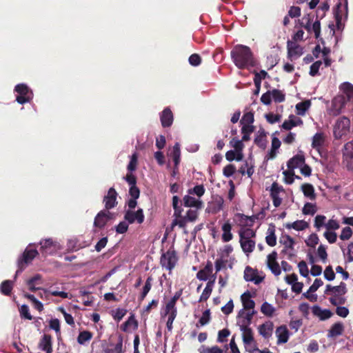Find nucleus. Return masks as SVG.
<instances>
[{"instance_id":"nucleus-1","label":"nucleus","mask_w":353,"mask_h":353,"mask_svg":"<svg viewBox=\"0 0 353 353\" xmlns=\"http://www.w3.org/2000/svg\"><path fill=\"white\" fill-rule=\"evenodd\" d=\"M234 65L239 69H245L256 65V61L250 47L241 44L234 46L230 52Z\"/></svg>"},{"instance_id":"nucleus-2","label":"nucleus","mask_w":353,"mask_h":353,"mask_svg":"<svg viewBox=\"0 0 353 353\" xmlns=\"http://www.w3.org/2000/svg\"><path fill=\"white\" fill-rule=\"evenodd\" d=\"M39 254L37 249H30L27 248L23 252L21 256L18 259V270L14 277V281L17 279L19 273L22 272L24 269L32 263L33 259Z\"/></svg>"},{"instance_id":"nucleus-3","label":"nucleus","mask_w":353,"mask_h":353,"mask_svg":"<svg viewBox=\"0 0 353 353\" xmlns=\"http://www.w3.org/2000/svg\"><path fill=\"white\" fill-rule=\"evenodd\" d=\"M350 128V120L343 116L336 121L334 125V137L336 139H340L343 136L348 134Z\"/></svg>"},{"instance_id":"nucleus-4","label":"nucleus","mask_w":353,"mask_h":353,"mask_svg":"<svg viewBox=\"0 0 353 353\" xmlns=\"http://www.w3.org/2000/svg\"><path fill=\"white\" fill-rule=\"evenodd\" d=\"M14 91L18 93L16 101L20 104H24L30 102L32 97L33 93L26 84L19 83L14 88Z\"/></svg>"},{"instance_id":"nucleus-5","label":"nucleus","mask_w":353,"mask_h":353,"mask_svg":"<svg viewBox=\"0 0 353 353\" xmlns=\"http://www.w3.org/2000/svg\"><path fill=\"white\" fill-rule=\"evenodd\" d=\"M177 261V254L174 249H169L165 253H163L161 257V264L162 267L165 268L170 272L174 268Z\"/></svg>"},{"instance_id":"nucleus-6","label":"nucleus","mask_w":353,"mask_h":353,"mask_svg":"<svg viewBox=\"0 0 353 353\" xmlns=\"http://www.w3.org/2000/svg\"><path fill=\"white\" fill-rule=\"evenodd\" d=\"M40 245V252L44 256L54 254L59 249L58 243L53 241L52 239H47L41 241Z\"/></svg>"},{"instance_id":"nucleus-7","label":"nucleus","mask_w":353,"mask_h":353,"mask_svg":"<svg viewBox=\"0 0 353 353\" xmlns=\"http://www.w3.org/2000/svg\"><path fill=\"white\" fill-rule=\"evenodd\" d=\"M346 104L347 103L345 101V98L337 94L332 100L331 107L329 109L330 114L332 116L339 115Z\"/></svg>"},{"instance_id":"nucleus-8","label":"nucleus","mask_w":353,"mask_h":353,"mask_svg":"<svg viewBox=\"0 0 353 353\" xmlns=\"http://www.w3.org/2000/svg\"><path fill=\"white\" fill-rule=\"evenodd\" d=\"M114 219V214L109 210H101L95 216L94 226L99 229L103 228L107 223Z\"/></svg>"},{"instance_id":"nucleus-9","label":"nucleus","mask_w":353,"mask_h":353,"mask_svg":"<svg viewBox=\"0 0 353 353\" xmlns=\"http://www.w3.org/2000/svg\"><path fill=\"white\" fill-rule=\"evenodd\" d=\"M144 218L143 211L141 208L138 209L136 212L128 210L124 215V219L130 224L135 221L141 224L144 221Z\"/></svg>"},{"instance_id":"nucleus-10","label":"nucleus","mask_w":353,"mask_h":353,"mask_svg":"<svg viewBox=\"0 0 353 353\" xmlns=\"http://www.w3.org/2000/svg\"><path fill=\"white\" fill-rule=\"evenodd\" d=\"M339 96L345 98L347 103L353 105V84L350 82H344L339 85Z\"/></svg>"},{"instance_id":"nucleus-11","label":"nucleus","mask_w":353,"mask_h":353,"mask_svg":"<svg viewBox=\"0 0 353 353\" xmlns=\"http://www.w3.org/2000/svg\"><path fill=\"white\" fill-rule=\"evenodd\" d=\"M130 185L129 194L131 198L138 199L140 195V190L137 186V177L132 173H128L124 177Z\"/></svg>"},{"instance_id":"nucleus-12","label":"nucleus","mask_w":353,"mask_h":353,"mask_svg":"<svg viewBox=\"0 0 353 353\" xmlns=\"http://www.w3.org/2000/svg\"><path fill=\"white\" fill-rule=\"evenodd\" d=\"M117 195L118 194L114 188H110L108 190L107 194L103 198V203H105V210H109L117 206Z\"/></svg>"},{"instance_id":"nucleus-13","label":"nucleus","mask_w":353,"mask_h":353,"mask_svg":"<svg viewBox=\"0 0 353 353\" xmlns=\"http://www.w3.org/2000/svg\"><path fill=\"white\" fill-rule=\"evenodd\" d=\"M276 252L273 251L268 256L267 265L272 272L274 275L278 276L281 274V268L278 262L276 261Z\"/></svg>"},{"instance_id":"nucleus-14","label":"nucleus","mask_w":353,"mask_h":353,"mask_svg":"<svg viewBox=\"0 0 353 353\" xmlns=\"http://www.w3.org/2000/svg\"><path fill=\"white\" fill-rule=\"evenodd\" d=\"M288 57L292 59L294 57H300L303 54V48L297 43L292 41H288Z\"/></svg>"},{"instance_id":"nucleus-15","label":"nucleus","mask_w":353,"mask_h":353,"mask_svg":"<svg viewBox=\"0 0 353 353\" xmlns=\"http://www.w3.org/2000/svg\"><path fill=\"white\" fill-rule=\"evenodd\" d=\"M267 134L263 128H260L254 140V144L262 150H265L267 146Z\"/></svg>"},{"instance_id":"nucleus-16","label":"nucleus","mask_w":353,"mask_h":353,"mask_svg":"<svg viewBox=\"0 0 353 353\" xmlns=\"http://www.w3.org/2000/svg\"><path fill=\"white\" fill-rule=\"evenodd\" d=\"M244 279L246 281H252L255 284L262 282L263 278L257 275V272L250 266H247L244 271Z\"/></svg>"},{"instance_id":"nucleus-17","label":"nucleus","mask_w":353,"mask_h":353,"mask_svg":"<svg viewBox=\"0 0 353 353\" xmlns=\"http://www.w3.org/2000/svg\"><path fill=\"white\" fill-rule=\"evenodd\" d=\"M160 120L163 128H168L173 123V114L169 108H165L160 114Z\"/></svg>"},{"instance_id":"nucleus-18","label":"nucleus","mask_w":353,"mask_h":353,"mask_svg":"<svg viewBox=\"0 0 353 353\" xmlns=\"http://www.w3.org/2000/svg\"><path fill=\"white\" fill-rule=\"evenodd\" d=\"M344 325L342 322L334 323L327 331V338H336L343 334L344 332Z\"/></svg>"},{"instance_id":"nucleus-19","label":"nucleus","mask_w":353,"mask_h":353,"mask_svg":"<svg viewBox=\"0 0 353 353\" xmlns=\"http://www.w3.org/2000/svg\"><path fill=\"white\" fill-rule=\"evenodd\" d=\"M52 338L50 334H45L40 340L39 347L46 353L52 352Z\"/></svg>"},{"instance_id":"nucleus-20","label":"nucleus","mask_w":353,"mask_h":353,"mask_svg":"<svg viewBox=\"0 0 353 353\" xmlns=\"http://www.w3.org/2000/svg\"><path fill=\"white\" fill-rule=\"evenodd\" d=\"M312 310L313 314L318 316L321 321L328 319L333 315V313L330 310H322L319 305H314Z\"/></svg>"},{"instance_id":"nucleus-21","label":"nucleus","mask_w":353,"mask_h":353,"mask_svg":"<svg viewBox=\"0 0 353 353\" xmlns=\"http://www.w3.org/2000/svg\"><path fill=\"white\" fill-rule=\"evenodd\" d=\"M305 163V157L303 154H296L291 158L287 163L289 170H294Z\"/></svg>"},{"instance_id":"nucleus-22","label":"nucleus","mask_w":353,"mask_h":353,"mask_svg":"<svg viewBox=\"0 0 353 353\" xmlns=\"http://www.w3.org/2000/svg\"><path fill=\"white\" fill-rule=\"evenodd\" d=\"M276 334L278 337L277 343H285L289 339V331L285 325H281L276 328Z\"/></svg>"},{"instance_id":"nucleus-23","label":"nucleus","mask_w":353,"mask_h":353,"mask_svg":"<svg viewBox=\"0 0 353 353\" xmlns=\"http://www.w3.org/2000/svg\"><path fill=\"white\" fill-rule=\"evenodd\" d=\"M325 141V135L323 132H317L312 137V148L319 150L324 145Z\"/></svg>"},{"instance_id":"nucleus-24","label":"nucleus","mask_w":353,"mask_h":353,"mask_svg":"<svg viewBox=\"0 0 353 353\" xmlns=\"http://www.w3.org/2000/svg\"><path fill=\"white\" fill-rule=\"evenodd\" d=\"M105 353H122L123 352V336L119 335L117 343L114 345L110 343L108 347L104 350Z\"/></svg>"},{"instance_id":"nucleus-25","label":"nucleus","mask_w":353,"mask_h":353,"mask_svg":"<svg viewBox=\"0 0 353 353\" xmlns=\"http://www.w3.org/2000/svg\"><path fill=\"white\" fill-rule=\"evenodd\" d=\"M183 204L185 207H194L201 209L203 207V202L199 199H196L190 195H185L183 199Z\"/></svg>"},{"instance_id":"nucleus-26","label":"nucleus","mask_w":353,"mask_h":353,"mask_svg":"<svg viewBox=\"0 0 353 353\" xmlns=\"http://www.w3.org/2000/svg\"><path fill=\"white\" fill-rule=\"evenodd\" d=\"M221 230L223 231L222 241L223 242H229L233 239V235L231 233L232 225L229 220L223 224Z\"/></svg>"},{"instance_id":"nucleus-27","label":"nucleus","mask_w":353,"mask_h":353,"mask_svg":"<svg viewBox=\"0 0 353 353\" xmlns=\"http://www.w3.org/2000/svg\"><path fill=\"white\" fill-rule=\"evenodd\" d=\"M212 272V263L208 261L205 268L199 270L196 274V278L201 281H206L209 275Z\"/></svg>"},{"instance_id":"nucleus-28","label":"nucleus","mask_w":353,"mask_h":353,"mask_svg":"<svg viewBox=\"0 0 353 353\" xmlns=\"http://www.w3.org/2000/svg\"><path fill=\"white\" fill-rule=\"evenodd\" d=\"M241 330L243 332V341L245 345L250 344L254 341L252 330L246 325H241Z\"/></svg>"},{"instance_id":"nucleus-29","label":"nucleus","mask_w":353,"mask_h":353,"mask_svg":"<svg viewBox=\"0 0 353 353\" xmlns=\"http://www.w3.org/2000/svg\"><path fill=\"white\" fill-rule=\"evenodd\" d=\"M241 301L244 310L254 309L255 306L254 301L251 299V294L249 292H246L241 295Z\"/></svg>"},{"instance_id":"nucleus-30","label":"nucleus","mask_w":353,"mask_h":353,"mask_svg":"<svg viewBox=\"0 0 353 353\" xmlns=\"http://www.w3.org/2000/svg\"><path fill=\"white\" fill-rule=\"evenodd\" d=\"M289 118L290 119L285 120L281 125V128H283L284 130H290L294 127L303 124V121L299 118H298L296 120H294V115L290 116Z\"/></svg>"},{"instance_id":"nucleus-31","label":"nucleus","mask_w":353,"mask_h":353,"mask_svg":"<svg viewBox=\"0 0 353 353\" xmlns=\"http://www.w3.org/2000/svg\"><path fill=\"white\" fill-rule=\"evenodd\" d=\"M14 287V281L5 280L0 285V292L4 296H10Z\"/></svg>"},{"instance_id":"nucleus-32","label":"nucleus","mask_w":353,"mask_h":353,"mask_svg":"<svg viewBox=\"0 0 353 353\" xmlns=\"http://www.w3.org/2000/svg\"><path fill=\"white\" fill-rule=\"evenodd\" d=\"M301 190L305 197L310 200H315L316 194L314 192V186L310 183H303L301 185Z\"/></svg>"},{"instance_id":"nucleus-33","label":"nucleus","mask_w":353,"mask_h":353,"mask_svg":"<svg viewBox=\"0 0 353 353\" xmlns=\"http://www.w3.org/2000/svg\"><path fill=\"white\" fill-rule=\"evenodd\" d=\"M240 244L243 251L247 254L252 252L255 248V241L253 240L240 239Z\"/></svg>"},{"instance_id":"nucleus-34","label":"nucleus","mask_w":353,"mask_h":353,"mask_svg":"<svg viewBox=\"0 0 353 353\" xmlns=\"http://www.w3.org/2000/svg\"><path fill=\"white\" fill-rule=\"evenodd\" d=\"M285 228L288 229L293 228L297 231H301L308 228L309 225L303 220L296 221L293 223H288L285 224Z\"/></svg>"},{"instance_id":"nucleus-35","label":"nucleus","mask_w":353,"mask_h":353,"mask_svg":"<svg viewBox=\"0 0 353 353\" xmlns=\"http://www.w3.org/2000/svg\"><path fill=\"white\" fill-rule=\"evenodd\" d=\"M343 157L344 161L350 163L353 159V148L352 144L348 142L345 144L343 150Z\"/></svg>"},{"instance_id":"nucleus-36","label":"nucleus","mask_w":353,"mask_h":353,"mask_svg":"<svg viewBox=\"0 0 353 353\" xmlns=\"http://www.w3.org/2000/svg\"><path fill=\"white\" fill-rule=\"evenodd\" d=\"M272 330L273 324L271 322H267L261 325L259 327V332L260 334L264 336L265 338H267L271 335Z\"/></svg>"},{"instance_id":"nucleus-37","label":"nucleus","mask_w":353,"mask_h":353,"mask_svg":"<svg viewBox=\"0 0 353 353\" xmlns=\"http://www.w3.org/2000/svg\"><path fill=\"white\" fill-rule=\"evenodd\" d=\"M310 100H305L303 101L298 103L296 105V114L301 116L305 115L306 111L310 108Z\"/></svg>"},{"instance_id":"nucleus-38","label":"nucleus","mask_w":353,"mask_h":353,"mask_svg":"<svg viewBox=\"0 0 353 353\" xmlns=\"http://www.w3.org/2000/svg\"><path fill=\"white\" fill-rule=\"evenodd\" d=\"M255 126L253 125H244L241 128L242 141H248L250 140V135L254 132Z\"/></svg>"},{"instance_id":"nucleus-39","label":"nucleus","mask_w":353,"mask_h":353,"mask_svg":"<svg viewBox=\"0 0 353 353\" xmlns=\"http://www.w3.org/2000/svg\"><path fill=\"white\" fill-rule=\"evenodd\" d=\"M152 281L153 279L151 276L147 278L145 285L142 289V292L139 297V301H143L145 296H147L148 293L151 290Z\"/></svg>"},{"instance_id":"nucleus-40","label":"nucleus","mask_w":353,"mask_h":353,"mask_svg":"<svg viewBox=\"0 0 353 353\" xmlns=\"http://www.w3.org/2000/svg\"><path fill=\"white\" fill-rule=\"evenodd\" d=\"M280 243H281L285 249H294V245L295 243L294 240L292 237H291L288 234L283 235L280 239Z\"/></svg>"},{"instance_id":"nucleus-41","label":"nucleus","mask_w":353,"mask_h":353,"mask_svg":"<svg viewBox=\"0 0 353 353\" xmlns=\"http://www.w3.org/2000/svg\"><path fill=\"white\" fill-rule=\"evenodd\" d=\"M92 338V333L90 331L84 330L79 334L77 342L80 345H84L85 342L90 341Z\"/></svg>"},{"instance_id":"nucleus-42","label":"nucleus","mask_w":353,"mask_h":353,"mask_svg":"<svg viewBox=\"0 0 353 353\" xmlns=\"http://www.w3.org/2000/svg\"><path fill=\"white\" fill-rule=\"evenodd\" d=\"M244 141L239 140L236 138H233L230 141L231 145L234 148V151L236 152L238 154H243V150L244 149Z\"/></svg>"},{"instance_id":"nucleus-43","label":"nucleus","mask_w":353,"mask_h":353,"mask_svg":"<svg viewBox=\"0 0 353 353\" xmlns=\"http://www.w3.org/2000/svg\"><path fill=\"white\" fill-rule=\"evenodd\" d=\"M210 310L208 309L203 312L202 316L199 320V322L196 324V326L197 327L199 326H204L207 325L210 321Z\"/></svg>"},{"instance_id":"nucleus-44","label":"nucleus","mask_w":353,"mask_h":353,"mask_svg":"<svg viewBox=\"0 0 353 353\" xmlns=\"http://www.w3.org/2000/svg\"><path fill=\"white\" fill-rule=\"evenodd\" d=\"M254 314L255 312L254 310L250 312L245 313L243 310H241L239 313V316L244 319L243 321V325L248 326L251 323V321Z\"/></svg>"},{"instance_id":"nucleus-45","label":"nucleus","mask_w":353,"mask_h":353,"mask_svg":"<svg viewBox=\"0 0 353 353\" xmlns=\"http://www.w3.org/2000/svg\"><path fill=\"white\" fill-rule=\"evenodd\" d=\"M271 94L275 103H281L285 100V94L280 90L273 89Z\"/></svg>"},{"instance_id":"nucleus-46","label":"nucleus","mask_w":353,"mask_h":353,"mask_svg":"<svg viewBox=\"0 0 353 353\" xmlns=\"http://www.w3.org/2000/svg\"><path fill=\"white\" fill-rule=\"evenodd\" d=\"M243 154H238L234 150H229L225 153V158L228 161H232L234 160L236 161H241L243 159Z\"/></svg>"},{"instance_id":"nucleus-47","label":"nucleus","mask_w":353,"mask_h":353,"mask_svg":"<svg viewBox=\"0 0 353 353\" xmlns=\"http://www.w3.org/2000/svg\"><path fill=\"white\" fill-rule=\"evenodd\" d=\"M254 121V113L252 112H248L244 113L241 119L240 120V123L242 125H252Z\"/></svg>"},{"instance_id":"nucleus-48","label":"nucleus","mask_w":353,"mask_h":353,"mask_svg":"<svg viewBox=\"0 0 353 353\" xmlns=\"http://www.w3.org/2000/svg\"><path fill=\"white\" fill-rule=\"evenodd\" d=\"M261 311L265 316L270 317L274 314L275 309L271 304L265 302L261 305Z\"/></svg>"},{"instance_id":"nucleus-49","label":"nucleus","mask_w":353,"mask_h":353,"mask_svg":"<svg viewBox=\"0 0 353 353\" xmlns=\"http://www.w3.org/2000/svg\"><path fill=\"white\" fill-rule=\"evenodd\" d=\"M41 279V275L37 274L34 275V276H32V278L29 279L26 281V284L28 285V288L31 292H35L39 289L35 287V284L37 281H39Z\"/></svg>"},{"instance_id":"nucleus-50","label":"nucleus","mask_w":353,"mask_h":353,"mask_svg":"<svg viewBox=\"0 0 353 353\" xmlns=\"http://www.w3.org/2000/svg\"><path fill=\"white\" fill-rule=\"evenodd\" d=\"M171 155L174 162L175 166H177L178 164L179 163L181 155L180 146L178 143H176L174 144Z\"/></svg>"},{"instance_id":"nucleus-51","label":"nucleus","mask_w":353,"mask_h":353,"mask_svg":"<svg viewBox=\"0 0 353 353\" xmlns=\"http://www.w3.org/2000/svg\"><path fill=\"white\" fill-rule=\"evenodd\" d=\"M329 8L330 6L327 2L323 3L316 10V17L322 19L325 16V13L328 11Z\"/></svg>"},{"instance_id":"nucleus-52","label":"nucleus","mask_w":353,"mask_h":353,"mask_svg":"<svg viewBox=\"0 0 353 353\" xmlns=\"http://www.w3.org/2000/svg\"><path fill=\"white\" fill-rule=\"evenodd\" d=\"M316 206L315 204L311 203H306L302 210L303 214L307 215H314L316 212Z\"/></svg>"},{"instance_id":"nucleus-53","label":"nucleus","mask_w":353,"mask_h":353,"mask_svg":"<svg viewBox=\"0 0 353 353\" xmlns=\"http://www.w3.org/2000/svg\"><path fill=\"white\" fill-rule=\"evenodd\" d=\"M283 175L285 176V182L287 184H292L294 181V177L300 179L301 177L299 176H295L293 170H289L283 172Z\"/></svg>"},{"instance_id":"nucleus-54","label":"nucleus","mask_w":353,"mask_h":353,"mask_svg":"<svg viewBox=\"0 0 353 353\" xmlns=\"http://www.w3.org/2000/svg\"><path fill=\"white\" fill-rule=\"evenodd\" d=\"M176 303L172 301L171 299L166 303L163 312L161 313L162 316H167L168 313L177 312L176 306Z\"/></svg>"},{"instance_id":"nucleus-55","label":"nucleus","mask_w":353,"mask_h":353,"mask_svg":"<svg viewBox=\"0 0 353 353\" xmlns=\"http://www.w3.org/2000/svg\"><path fill=\"white\" fill-rule=\"evenodd\" d=\"M256 236L255 232L250 228H247L244 230L243 231H240L239 232V236L240 239H244V240H252L251 238H254Z\"/></svg>"},{"instance_id":"nucleus-56","label":"nucleus","mask_w":353,"mask_h":353,"mask_svg":"<svg viewBox=\"0 0 353 353\" xmlns=\"http://www.w3.org/2000/svg\"><path fill=\"white\" fill-rule=\"evenodd\" d=\"M205 192L204 186L203 185H197L192 189L188 190L189 194H195L199 197L202 196Z\"/></svg>"},{"instance_id":"nucleus-57","label":"nucleus","mask_w":353,"mask_h":353,"mask_svg":"<svg viewBox=\"0 0 353 353\" xmlns=\"http://www.w3.org/2000/svg\"><path fill=\"white\" fill-rule=\"evenodd\" d=\"M132 324H133L134 325V328L137 329V327H138V322L137 321L134 319V316L132 315L130 316L128 319L125 322L123 323L121 326V329L122 330V331L123 332H126L127 331V328L131 325Z\"/></svg>"},{"instance_id":"nucleus-58","label":"nucleus","mask_w":353,"mask_h":353,"mask_svg":"<svg viewBox=\"0 0 353 353\" xmlns=\"http://www.w3.org/2000/svg\"><path fill=\"white\" fill-rule=\"evenodd\" d=\"M20 316L22 319L32 320L33 319L32 316L30 314L29 312V307L27 305H22L19 309Z\"/></svg>"},{"instance_id":"nucleus-59","label":"nucleus","mask_w":353,"mask_h":353,"mask_svg":"<svg viewBox=\"0 0 353 353\" xmlns=\"http://www.w3.org/2000/svg\"><path fill=\"white\" fill-rule=\"evenodd\" d=\"M268 231L270 234L265 237V241L268 245L273 247L276 244V236L274 234V229L270 230L269 228Z\"/></svg>"},{"instance_id":"nucleus-60","label":"nucleus","mask_w":353,"mask_h":353,"mask_svg":"<svg viewBox=\"0 0 353 353\" xmlns=\"http://www.w3.org/2000/svg\"><path fill=\"white\" fill-rule=\"evenodd\" d=\"M230 334V332L228 329H223L218 332L217 342L224 343L227 341V337Z\"/></svg>"},{"instance_id":"nucleus-61","label":"nucleus","mask_w":353,"mask_h":353,"mask_svg":"<svg viewBox=\"0 0 353 353\" xmlns=\"http://www.w3.org/2000/svg\"><path fill=\"white\" fill-rule=\"evenodd\" d=\"M333 292L336 296L343 295L347 292L346 285L341 282L339 285L333 287Z\"/></svg>"},{"instance_id":"nucleus-62","label":"nucleus","mask_w":353,"mask_h":353,"mask_svg":"<svg viewBox=\"0 0 353 353\" xmlns=\"http://www.w3.org/2000/svg\"><path fill=\"white\" fill-rule=\"evenodd\" d=\"M352 230L351 229V228H350L349 226H347V227H345L342 231H341V233L339 236V238L342 240V241H345V240H348L350 239L352 236Z\"/></svg>"},{"instance_id":"nucleus-63","label":"nucleus","mask_w":353,"mask_h":353,"mask_svg":"<svg viewBox=\"0 0 353 353\" xmlns=\"http://www.w3.org/2000/svg\"><path fill=\"white\" fill-rule=\"evenodd\" d=\"M137 162L138 156L137 154L135 152L131 156L130 163L128 165V171H130V172L134 171L137 169Z\"/></svg>"},{"instance_id":"nucleus-64","label":"nucleus","mask_w":353,"mask_h":353,"mask_svg":"<svg viewBox=\"0 0 353 353\" xmlns=\"http://www.w3.org/2000/svg\"><path fill=\"white\" fill-rule=\"evenodd\" d=\"M236 172V167L233 164H228L223 169V174L226 177L232 176Z\"/></svg>"}]
</instances>
